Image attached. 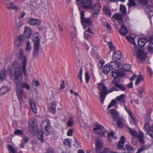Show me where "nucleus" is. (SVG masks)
<instances>
[{
	"label": "nucleus",
	"instance_id": "1",
	"mask_svg": "<svg viewBox=\"0 0 153 153\" xmlns=\"http://www.w3.org/2000/svg\"><path fill=\"white\" fill-rule=\"evenodd\" d=\"M18 57L19 60L22 62V67L20 65L19 62L15 60L13 63L12 66L14 69L15 79L17 80L20 77H22V73L24 76L27 75L26 66L27 61L26 56L24 55V52L22 49L19 50L18 55Z\"/></svg>",
	"mask_w": 153,
	"mask_h": 153
},
{
	"label": "nucleus",
	"instance_id": "2",
	"mask_svg": "<svg viewBox=\"0 0 153 153\" xmlns=\"http://www.w3.org/2000/svg\"><path fill=\"white\" fill-rule=\"evenodd\" d=\"M16 93L18 98L19 101L22 100L24 90L23 88L27 90L30 89V86L27 82L18 81L16 83Z\"/></svg>",
	"mask_w": 153,
	"mask_h": 153
},
{
	"label": "nucleus",
	"instance_id": "3",
	"mask_svg": "<svg viewBox=\"0 0 153 153\" xmlns=\"http://www.w3.org/2000/svg\"><path fill=\"white\" fill-rule=\"evenodd\" d=\"M39 33H36L32 36V41L34 42L33 46V56H37L39 50L40 39L39 38Z\"/></svg>",
	"mask_w": 153,
	"mask_h": 153
},
{
	"label": "nucleus",
	"instance_id": "4",
	"mask_svg": "<svg viewBox=\"0 0 153 153\" xmlns=\"http://www.w3.org/2000/svg\"><path fill=\"white\" fill-rule=\"evenodd\" d=\"M129 133L133 137H137L138 141L142 144L145 143L144 133L140 131L138 134L135 129H133L128 127Z\"/></svg>",
	"mask_w": 153,
	"mask_h": 153
},
{
	"label": "nucleus",
	"instance_id": "5",
	"mask_svg": "<svg viewBox=\"0 0 153 153\" xmlns=\"http://www.w3.org/2000/svg\"><path fill=\"white\" fill-rule=\"evenodd\" d=\"M98 89L100 91V101L102 105L104 103V100L105 98V81L103 79L98 84Z\"/></svg>",
	"mask_w": 153,
	"mask_h": 153
},
{
	"label": "nucleus",
	"instance_id": "6",
	"mask_svg": "<svg viewBox=\"0 0 153 153\" xmlns=\"http://www.w3.org/2000/svg\"><path fill=\"white\" fill-rule=\"evenodd\" d=\"M80 15L81 22L85 29L92 25V22L90 18H85V12L83 10L81 12Z\"/></svg>",
	"mask_w": 153,
	"mask_h": 153
},
{
	"label": "nucleus",
	"instance_id": "7",
	"mask_svg": "<svg viewBox=\"0 0 153 153\" xmlns=\"http://www.w3.org/2000/svg\"><path fill=\"white\" fill-rule=\"evenodd\" d=\"M95 143V151L97 153H105V148L103 145V140L97 138L96 139Z\"/></svg>",
	"mask_w": 153,
	"mask_h": 153
},
{
	"label": "nucleus",
	"instance_id": "8",
	"mask_svg": "<svg viewBox=\"0 0 153 153\" xmlns=\"http://www.w3.org/2000/svg\"><path fill=\"white\" fill-rule=\"evenodd\" d=\"M134 54L140 60L144 61L146 59V54L143 51L141 50L140 48H137L135 46Z\"/></svg>",
	"mask_w": 153,
	"mask_h": 153
},
{
	"label": "nucleus",
	"instance_id": "9",
	"mask_svg": "<svg viewBox=\"0 0 153 153\" xmlns=\"http://www.w3.org/2000/svg\"><path fill=\"white\" fill-rule=\"evenodd\" d=\"M119 66V63L116 61L111 62L110 65L106 64V74L109 73L111 68L115 71H118Z\"/></svg>",
	"mask_w": 153,
	"mask_h": 153
},
{
	"label": "nucleus",
	"instance_id": "10",
	"mask_svg": "<svg viewBox=\"0 0 153 153\" xmlns=\"http://www.w3.org/2000/svg\"><path fill=\"white\" fill-rule=\"evenodd\" d=\"M76 1L77 2L78 5V2L81 1V4L83 9H89L91 8L92 4L91 0H76Z\"/></svg>",
	"mask_w": 153,
	"mask_h": 153
},
{
	"label": "nucleus",
	"instance_id": "11",
	"mask_svg": "<svg viewBox=\"0 0 153 153\" xmlns=\"http://www.w3.org/2000/svg\"><path fill=\"white\" fill-rule=\"evenodd\" d=\"M105 63L104 60L102 59L100 60L98 64L99 73L101 76H103V74H105V66H103Z\"/></svg>",
	"mask_w": 153,
	"mask_h": 153
},
{
	"label": "nucleus",
	"instance_id": "12",
	"mask_svg": "<svg viewBox=\"0 0 153 153\" xmlns=\"http://www.w3.org/2000/svg\"><path fill=\"white\" fill-rule=\"evenodd\" d=\"M116 71H111V76L114 78L117 77H122L125 76L126 75L125 72H124L123 70L121 69Z\"/></svg>",
	"mask_w": 153,
	"mask_h": 153
},
{
	"label": "nucleus",
	"instance_id": "13",
	"mask_svg": "<svg viewBox=\"0 0 153 153\" xmlns=\"http://www.w3.org/2000/svg\"><path fill=\"white\" fill-rule=\"evenodd\" d=\"M145 131L147 134L153 138V127L151 125H145L144 126Z\"/></svg>",
	"mask_w": 153,
	"mask_h": 153
},
{
	"label": "nucleus",
	"instance_id": "14",
	"mask_svg": "<svg viewBox=\"0 0 153 153\" xmlns=\"http://www.w3.org/2000/svg\"><path fill=\"white\" fill-rule=\"evenodd\" d=\"M25 42V37L22 35L17 37L15 40V44L17 46H20L23 45Z\"/></svg>",
	"mask_w": 153,
	"mask_h": 153
},
{
	"label": "nucleus",
	"instance_id": "15",
	"mask_svg": "<svg viewBox=\"0 0 153 153\" xmlns=\"http://www.w3.org/2000/svg\"><path fill=\"white\" fill-rule=\"evenodd\" d=\"M103 128V127L102 125H97V126L94 128V131L95 134L101 136H103L104 135V134L102 130Z\"/></svg>",
	"mask_w": 153,
	"mask_h": 153
},
{
	"label": "nucleus",
	"instance_id": "16",
	"mask_svg": "<svg viewBox=\"0 0 153 153\" xmlns=\"http://www.w3.org/2000/svg\"><path fill=\"white\" fill-rule=\"evenodd\" d=\"M124 106L125 109L126 111L130 117V123L131 124H135L136 123V121L135 120L133 116V113L130 110L126 107L125 104H124Z\"/></svg>",
	"mask_w": 153,
	"mask_h": 153
},
{
	"label": "nucleus",
	"instance_id": "17",
	"mask_svg": "<svg viewBox=\"0 0 153 153\" xmlns=\"http://www.w3.org/2000/svg\"><path fill=\"white\" fill-rule=\"evenodd\" d=\"M125 142V139L124 137L122 136L120 139V140L117 146V148L119 150H121L123 148L124 143Z\"/></svg>",
	"mask_w": 153,
	"mask_h": 153
},
{
	"label": "nucleus",
	"instance_id": "18",
	"mask_svg": "<svg viewBox=\"0 0 153 153\" xmlns=\"http://www.w3.org/2000/svg\"><path fill=\"white\" fill-rule=\"evenodd\" d=\"M121 54V53L119 51H115L112 56L113 59L115 60H118L122 58Z\"/></svg>",
	"mask_w": 153,
	"mask_h": 153
},
{
	"label": "nucleus",
	"instance_id": "19",
	"mask_svg": "<svg viewBox=\"0 0 153 153\" xmlns=\"http://www.w3.org/2000/svg\"><path fill=\"white\" fill-rule=\"evenodd\" d=\"M28 101L32 111L35 113H36L37 112L36 106L33 100L32 99H30Z\"/></svg>",
	"mask_w": 153,
	"mask_h": 153
},
{
	"label": "nucleus",
	"instance_id": "20",
	"mask_svg": "<svg viewBox=\"0 0 153 153\" xmlns=\"http://www.w3.org/2000/svg\"><path fill=\"white\" fill-rule=\"evenodd\" d=\"M28 23L33 25L39 26L40 25L41 22L39 20L31 18L29 19Z\"/></svg>",
	"mask_w": 153,
	"mask_h": 153
},
{
	"label": "nucleus",
	"instance_id": "21",
	"mask_svg": "<svg viewBox=\"0 0 153 153\" xmlns=\"http://www.w3.org/2000/svg\"><path fill=\"white\" fill-rule=\"evenodd\" d=\"M37 125H29L28 127V131L31 134H34L37 130Z\"/></svg>",
	"mask_w": 153,
	"mask_h": 153
},
{
	"label": "nucleus",
	"instance_id": "22",
	"mask_svg": "<svg viewBox=\"0 0 153 153\" xmlns=\"http://www.w3.org/2000/svg\"><path fill=\"white\" fill-rule=\"evenodd\" d=\"M109 112L111 114L112 117L114 120H116L119 117V113L114 109H111L109 111Z\"/></svg>",
	"mask_w": 153,
	"mask_h": 153
},
{
	"label": "nucleus",
	"instance_id": "23",
	"mask_svg": "<svg viewBox=\"0 0 153 153\" xmlns=\"http://www.w3.org/2000/svg\"><path fill=\"white\" fill-rule=\"evenodd\" d=\"M36 131L37 132V137L38 139L41 142H43L44 141L43 139V134L42 130L38 129Z\"/></svg>",
	"mask_w": 153,
	"mask_h": 153
},
{
	"label": "nucleus",
	"instance_id": "24",
	"mask_svg": "<svg viewBox=\"0 0 153 153\" xmlns=\"http://www.w3.org/2000/svg\"><path fill=\"white\" fill-rule=\"evenodd\" d=\"M91 6V8H91L93 11H99L102 9V7L101 5L99 3H96L92 7Z\"/></svg>",
	"mask_w": 153,
	"mask_h": 153
},
{
	"label": "nucleus",
	"instance_id": "25",
	"mask_svg": "<svg viewBox=\"0 0 153 153\" xmlns=\"http://www.w3.org/2000/svg\"><path fill=\"white\" fill-rule=\"evenodd\" d=\"M32 34V31L29 28L26 27L24 30V35L26 38L30 37Z\"/></svg>",
	"mask_w": 153,
	"mask_h": 153
},
{
	"label": "nucleus",
	"instance_id": "26",
	"mask_svg": "<svg viewBox=\"0 0 153 153\" xmlns=\"http://www.w3.org/2000/svg\"><path fill=\"white\" fill-rule=\"evenodd\" d=\"M147 42V39L146 38H140L138 41V46L140 47H142Z\"/></svg>",
	"mask_w": 153,
	"mask_h": 153
},
{
	"label": "nucleus",
	"instance_id": "27",
	"mask_svg": "<svg viewBox=\"0 0 153 153\" xmlns=\"http://www.w3.org/2000/svg\"><path fill=\"white\" fill-rule=\"evenodd\" d=\"M6 77V71L3 69L0 71V83L2 82Z\"/></svg>",
	"mask_w": 153,
	"mask_h": 153
},
{
	"label": "nucleus",
	"instance_id": "28",
	"mask_svg": "<svg viewBox=\"0 0 153 153\" xmlns=\"http://www.w3.org/2000/svg\"><path fill=\"white\" fill-rule=\"evenodd\" d=\"M113 17L115 19L118 21L120 23L122 24L123 22V19L122 15L117 13L114 15Z\"/></svg>",
	"mask_w": 153,
	"mask_h": 153
},
{
	"label": "nucleus",
	"instance_id": "29",
	"mask_svg": "<svg viewBox=\"0 0 153 153\" xmlns=\"http://www.w3.org/2000/svg\"><path fill=\"white\" fill-rule=\"evenodd\" d=\"M120 34L123 36H125L128 33L127 27L125 25H122L120 30Z\"/></svg>",
	"mask_w": 153,
	"mask_h": 153
},
{
	"label": "nucleus",
	"instance_id": "30",
	"mask_svg": "<svg viewBox=\"0 0 153 153\" xmlns=\"http://www.w3.org/2000/svg\"><path fill=\"white\" fill-rule=\"evenodd\" d=\"M126 97L124 94H122L117 97L116 98L117 100L122 103L125 104L126 102L125 99Z\"/></svg>",
	"mask_w": 153,
	"mask_h": 153
},
{
	"label": "nucleus",
	"instance_id": "31",
	"mask_svg": "<svg viewBox=\"0 0 153 153\" xmlns=\"http://www.w3.org/2000/svg\"><path fill=\"white\" fill-rule=\"evenodd\" d=\"M114 133L113 131H111L110 132L108 133L107 137L108 140L112 142V140L113 139L116 140L117 139V137L114 135Z\"/></svg>",
	"mask_w": 153,
	"mask_h": 153
},
{
	"label": "nucleus",
	"instance_id": "32",
	"mask_svg": "<svg viewBox=\"0 0 153 153\" xmlns=\"http://www.w3.org/2000/svg\"><path fill=\"white\" fill-rule=\"evenodd\" d=\"M52 129V128L51 126V125H47L45 127L44 133L45 135L46 136L48 135Z\"/></svg>",
	"mask_w": 153,
	"mask_h": 153
},
{
	"label": "nucleus",
	"instance_id": "33",
	"mask_svg": "<svg viewBox=\"0 0 153 153\" xmlns=\"http://www.w3.org/2000/svg\"><path fill=\"white\" fill-rule=\"evenodd\" d=\"M56 103L55 102H53L52 104V107L48 109V111L52 113L53 114H55L56 111Z\"/></svg>",
	"mask_w": 153,
	"mask_h": 153
},
{
	"label": "nucleus",
	"instance_id": "34",
	"mask_svg": "<svg viewBox=\"0 0 153 153\" xmlns=\"http://www.w3.org/2000/svg\"><path fill=\"white\" fill-rule=\"evenodd\" d=\"M7 7L9 9H11L13 10H18V8L17 6L14 5V3L13 2H10L7 4Z\"/></svg>",
	"mask_w": 153,
	"mask_h": 153
},
{
	"label": "nucleus",
	"instance_id": "35",
	"mask_svg": "<svg viewBox=\"0 0 153 153\" xmlns=\"http://www.w3.org/2000/svg\"><path fill=\"white\" fill-rule=\"evenodd\" d=\"M9 91V89L8 87L6 86H3L0 89V93L1 95H3L7 93Z\"/></svg>",
	"mask_w": 153,
	"mask_h": 153
},
{
	"label": "nucleus",
	"instance_id": "36",
	"mask_svg": "<svg viewBox=\"0 0 153 153\" xmlns=\"http://www.w3.org/2000/svg\"><path fill=\"white\" fill-rule=\"evenodd\" d=\"M9 153H17V149L11 145L8 146Z\"/></svg>",
	"mask_w": 153,
	"mask_h": 153
},
{
	"label": "nucleus",
	"instance_id": "37",
	"mask_svg": "<svg viewBox=\"0 0 153 153\" xmlns=\"http://www.w3.org/2000/svg\"><path fill=\"white\" fill-rule=\"evenodd\" d=\"M147 8L149 10V15L151 16H153V6L152 5H149L147 6Z\"/></svg>",
	"mask_w": 153,
	"mask_h": 153
},
{
	"label": "nucleus",
	"instance_id": "38",
	"mask_svg": "<svg viewBox=\"0 0 153 153\" xmlns=\"http://www.w3.org/2000/svg\"><path fill=\"white\" fill-rule=\"evenodd\" d=\"M127 5L128 8L130 9L132 7L136 6L137 4L134 0H128V3Z\"/></svg>",
	"mask_w": 153,
	"mask_h": 153
},
{
	"label": "nucleus",
	"instance_id": "39",
	"mask_svg": "<svg viewBox=\"0 0 153 153\" xmlns=\"http://www.w3.org/2000/svg\"><path fill=\"white\" fill-rule=\"evenodd\" d=\"M131 68V65L129 64H126L123 65V69L124 71H128L130 70Z\"/></svg>",
	"mask_w": 153,
	"mask_h": 153
},
{
	"label": "nucleus",
	"instance_id": "40",
	"mask_svg": "<svg viewBox=\"0 0 153 153\" xmlns=\"http://www.w3.org/2000/svg\"><path fill=\"white\" fill-rule=\"evenodd\" d=\"M116 87H112L109 90L107 89V88L106 87V96L108 93L112 92L114 91H118V90L116 88Z\"/></svg>",
	"mask_w": 153,
	"mask_h": 153
},
{
	"label": "nucleus",
	"instance_id": "41",
	"mask_svg": "<svg viewBox=\"0 0 153 153\" xmlns=\"http://www.w3.org/2000/svg\"><path fill=\"white\" fill-rule=\"evenodd\" d=\"M115 120L117 121V124H123L125 122L124 119L122 117H119V116L118 117V118H117Z\"/></svg>",
	"mask_w": 153,
	"mask_h": 153
},
{
	"label": "nucleus",
	"instance_id": "42",
	"mask_svg": "<svg viewBox=\"0 0 153 153\" xmlns=\"http://www.w3.org/2000/svg\"><path fill=\"white\" fill-rule=\"evenodd\" d=\"M143 79V76L141 75H140L137 79L135 82V84L136 85H138L140 82Z\"/></svg>",
	"mask_w": 153,
	"mask_h": 153
},
{
	"label": "nucleus",
	"instance_id": "43",
	"mask_svg": "<svg viewBox=\"0 0 153 153\" xmlns=\"http://www.w3.org/2000/svg\"><path fill=\"white\" fill-rule=\"evenodd\" d=\"M120 10L123 14L125 15L126 13V7L123 5H120Z\"/></svg>",
	"mask_w": 153,
	"mask_h": 153
},
{
	"label": "nucleus",
	"instance_id": "44",
	"mask_svg": "<svg viewBox=\"0 0 153 153\" xmlns=\"http://www.w3.org/2000/svg\"><path fill=\"white\" fill-rule=\"evenodd\" d=\"M120 77H117L114 78V79L112 82V83L114 84L115 86H116L118 85L119 84Z\"/></svg>",
	"mask_w": 153,
	"mask_h": 153
},
{
	"label": "nucleus",
	"instance_id": "45",
	"mask_svg": "<svg viewBox=\"0 0 153 153\" xmlns=\"http://www.w3.org/2000/svg\"><path fill=\"white\" fill-rule=\"evenodd\" d=\"M137 1L140 4L143 5H146L149 2V0H137Z\"/></svg>",
	"mask_w": 153,
	"mask_h": 153
},
{
	"label": "nucleus",
	"instance_id": "46",
	"mask_svg": "<svg viewBox=\"0 0 153 153\" xmlns=\"http://www.w3.org/2000/svg\"><path fill=\"white\" fill-rule=\"evenodd\" d=\"M127 39L128 40L130 41V42L131 43H132V44H133L134 45V48L135 49V46H136V47H137L136 45L134 39L133 38L131 37L130 36L127 37Z\"/></svg>",
	"mask_w": 153,
	"mask_h": 153
},
{
	"label": "nucleus",
	"instance_id": "47",
	"mask_svg": "<svg viewBox=\"0 0 153 153\" xmlns=\"http://www.w3.org/2000/svg\"><path fill=\"white\" fill-rule=\"evenodd\" d=\"M23 133V131L20 129H17L14 132V134L15 135H22Z\"/></svg>",
	"mask_w": 153,
	"mask_h": 153
},
{
	"label": "nucleus",
	"instance_id": "48",
	"mask_svg": "<svg viewBox=\"0 0 153 153\" xmlns=\"http://www.w3.org/2000/svg\"><path fill=\"white\" fill-rule=\"evenodd\" d=\"M31 49V47L30 45V42L29 41H28L27 42L26 50L27 51H30Z\"/></svg>",
	"mask_w": 153,
	"mask_h": 153
},
{
	"label": "nucleus",
	"instance_id": "49",
	"mask_svg": "<svg viewBox=\"0 0 153 153\" xmlns=\"http://www.w3.org/2000/svg\"><path fill=\"white\" fill-rule=\"evenodd\" d=\"M116 87L117 88H119L120 90L123 91H125L126 89V87H124V86H123L121 84L118 85L116 86Z\"/></svg>",
	"mask_w": 153,
	"mask_h": 153
},
{
	"label": "nucleus",
	"instance_id": "50",
	"mask_svg": "<svg viewBox=\"0 0 153 153\" xmlns=\"http://www.w3.org/2000/svg\"><path fill=\"white\" fill-rule=\"evenodd\" d=\"M64 144L68 147H70L71 144L69 140L68 139H66L64 140Z\"/></svg>",
	"mask_w": 153,
	"mask_h": 153
},
{
	"label": "nucleus",
	"instance_id": "51",
	"mask_svg": "<svg viewBox=\"0 0 153 153\" xmlns=\"http://www.w3.org/2000/svg\"><path fill=\"white\" fill-rule=\"evenodd\" d=\"M116 101L115 100H112L108 106L107 108H110L112 107L116 104Z\"/></svg>",
	"mask_w": 153,
	"mask_h": 153
},
{
	"label": "nucleus",
	"instance_id": "52",
	"mask_svg": "<svg viewBox=\"0 0 153 153\" xmlns=\"http://www.w3.org/2000/svg\"><path fill=\"white\" fill-rule=\"evenodd\" d=\"M125 149H126L128 151L134 150L133 148L131 146H129L128 145H125L124 150H125Z\"/></svg>",
	"mask_w": 153,
	"mask_h": 153
},
{
	"label": "nucleus",
	"instance_id": "53",
	"mask_svg": "<svg viewBox=\"0 0 153 153\" xmlns=\"http://www.w3.org/2000/svg\"><path fill=\"white\" fill-rule=\"evenodd\" d=\"M147 149L145 146H143L138 150L136 153H140V152H142L145 150H146Z\"/></svg>",
	"mask_w": 153,
	"mask_h": 153
},
{
	"label": "nucleus",
	"instance_id": "54",
	"mask_svg": "<svg viewBox=\"0 0 153 153\" xmlns=\"http://www.w3.org/2000/svg\"><path fill=\"white\" fill-rule=\"evenodd\" d=\"M108 44L110 49L112 51H114L115 48V46L112 44L111 42H108Z\"/></svg>",
	"mask_w": 153,
	"mask_h": 153
},
{
	"label": "nucleus",
	"instance_id": "55",
	"mask_svg": "<svg viewBox=\"0 0 153 153\" xmlns=\"http://www.w3.org/2000/svg\"><path fill=\"white\" fill-rule=\"evenodd\" d=\"M85 76L86 82L87 83L89 82L90 78V76H89L88 72L85 73Z\"/></svg>",
	"mask_w": 153,
	"mask_h": 153
},
{
	"label": "nucleus",
	"instance_id": "56",
	"mask_svg": "<svg viewBox=\"0 0 153 153\" xmlns=\"http://www.w3.org/2000/svg\"><path fill=\"white\" fill-rule=\"evenodd\" d=\"M91 36L87 33V32H85L84 33V37L85 39H88L90 38Z\"/></svg>",
	"mask_w": 153,
	"mask_h": 153
},
{
	"label": "nucleus",
	"instance_id": "57",
	"mask_svg": "<svg viewBox=\"0 0 153 153\" xmlns=\"http://www.w3.org/2000/svg\"><path fill=\"white\" fill-rule=\"evenodd\" d=\"M106 27L107 28L106 30H107V33H110L111 32V27L110 25L107 23Z\"/></svg>",
	"mask_w": 153,
	"mask_h": 153
},
{
	"label": "nucleus",
	"instance_id": "58",
	"mask_svg": "<svg viewBox=\"0 0 153 153\" xmlns=\"http://www.w3.org/2000/svg\"><path fill=\"white\" fill-rule=\"evenodd\" d=\"M50 120L48 119H46L43 121H42L41 124H50Z\"/></svg>",
	"mask_w": 153,
	"mask_h": 153
},
{
	"label": "nucleus",
	"instance_id": "59",
	"mask_svg": "<svg viewBox=\"0 0 153 153\" xmlns=\"http://www.w3.org/2000/svg\"><path fill=\"white\" fill-rule=\"evenodd\" d=\"M106 15H107L109 17L111 16V14L110 9L106 7Z\"/></svg>",
	"mask_w": 153,
	"mask_h": 153
},
{
	"label": "nucleus",
	"instance_id": "60",
	"mask_svg": "<svg viewBox=\"0 0 153 153\" xmlns=\"http://www.w3.org/2000/svg\"><path fill=\"white\" fill-rule=\"evenodd\" d=\"M74 145L75 147H78L79 146V143H78L76 138L75 137H74Z\"/></svg>",
	"mask_w": 153,
	"mask_h": 153
},
{
	"label": "nucleus",
	"instance_id": "61",
	"mask_svg": "<svg viewBox=\"0 0 153 153\" xmlns=\"http://www.w3.org/2000/svg\"><path fill=\"white\" fill-rule=\"evenodd\" d=\"M98 12H95L93 13L92 16L93 17V19L94 20H96L97 19V16L98 14Z\"/></svg>",
	"mask_w": 153,
	"mask_h": 153
},
{
	"label": "nucleus",
	"instance_id": "62",
	"mask_svg": "<svg viewBox=\"0 0 153 153\" xmlns=\"http://www.w3.org/2000/svg\"><path fill=\"white\" fill-rule=\"evenodd\" d=\"M82 68H81L80 69V71L78 74L77 76V77L79 79L82 78Z\"/></svg>",
	"mask_w": 153,
	"mask_h": 153
},
{
	"label": "nucleus",
	"instance_id": "63",
	"mask_svg": "<svg viewBox=\"0 0 153 153\" xmlns=\"http://www.w3.org/2000/svg\"><path fill=\"white\" fill-rule=\"evenodd\" d=\"M73 130L72 129H69L68 130L67 135L68 136H71L72 135Z\"/></svg>",
	"mask_w": 153,
	"mask_h": 153
},
{
	"label": "nucleus",
	"instance_id": "64",
	"mask_svg": "<svg viewBox=\"0 0 153 153\" xmlns=\"http://www.w3.org/2000/svg\"><path fill=\"white\" fill-rule=\"evenodd\" d=\"M148 50L149 51L152 53H153V47L151 45H149L148 46Z\"/></svg>",
	"mask_w": 153,
	"mask_h": 153
}]
</instances>
